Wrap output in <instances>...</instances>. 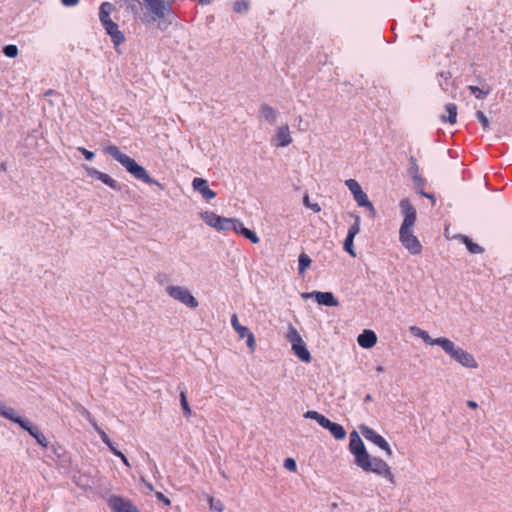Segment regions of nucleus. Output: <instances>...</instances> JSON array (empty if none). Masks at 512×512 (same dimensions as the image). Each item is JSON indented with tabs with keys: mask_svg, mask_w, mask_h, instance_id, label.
Instances as JSON below:
<instances>
[{
	"mask_svg": "<svg viewBox=\"0 0 512 512\" xmlns=\"http://www.w3.org/2000/svg\"><path fill=\"white\" fill-rule=\"evenodd\" d=\"M409 163H410V167L408 169V172L411 175L412 179L414 180L415 183L422 184L424 182V180L419 174V166H418L416 158L414 156H410Z\"/></svg>",
	"mask_w": 512,
	"mask_h": 512,
	"instance_id": "4be33fe9",
	"label": "nucleus"
},
{
	"mask_svg": "<svg viewBox=\"0 0 512 512\" xmlns=\"http://www.w3.org/2000/svg\"><path fill=\"white\" fill-rule=\"evenodd\" d=\"M323 428L329 430L330 433L337 440H343L346 437V431L344 427L338 423L330 421L329 419L327 420Z\"/></svg>",
	"mask_w": 512,
	"mask_h": 512,
	"instance_id": "6ab92c4d",
	"label": "nucleus"
},
{
	"mask_svg": "<svg viewBox=\"0 0 512 512\" xmlns=\"http://www.w3.org/2000/svg\"><path fill=\"white\" fill-rule=\"evenodd\" d=\"M231 325L234 330L238 333L240 338H245V335L250 331L246 326H242L236 314H233L231 317Z\"/></svg>",
	"mask_w": 512,
	"mask_h": 512,
	"instance_id": "cd10ccee",
	"label": "nucleus"
},
{
	"mask_svg": "<svg viewBox=\"0 0 512 512\" xmlns=\"http://www.w3.org/2000/svg\"><path fill=\"white\" fill-rule=\"evenodd\" d=\"M260 116L269 124H275L279 116V111L267 104H263L260 108Z\"/></svg>",
	"mask_w": 512,
	"mask_h": 512,
	"instance_id": "a211bd4d",
	"label": "nucleus"
},
{
	"mask_svg": "<svg viewBox=\"0 0 512 512\" xmlns=\"http://www.w3.org/2000/svg\"><path fill=\"white\" fill-rule=\"evenodd\" d=\"M303 203L307 208L313 210L316 213L321 211L320 205L317 203H311L307 194L303 197Z\"/></svg>",
	"mask_w": 512,
	"mask_h": 512,
	"instance_id": "ea45409f",
	"label": "nucleus"
},
{
	"mask_svg": "<svg viewBox=\"0 0 512 512\" xmlns=\"http://www.w3.org/2000/svg\"><path fill=\"white\" fill-rule=\"evenodd\" d=\"M84 169L89 177L100 180L113 190L119 191L121 189L120 184L111 178L108 174L103 173L94 167L84 166Z\"/></svg>",
	"mask_w": 512,
	"mask_h": 512,
	"instance_id": "9d476101",
	"label": "nucleus"
},
{
	"mask_svg": "<svg viewBox=\"0 0 512 512\" xmlns=\"http://www.w3.org/2000/svg\"><path fill=\"white\" fill-rule=\"evenodd\" d=\"M155 496L158 501L162 502L165 506L170 505V500L162 493V492H156Z\"/></svg>",
	"mask_w": 512,
	"mask_h": 512,
	"instance_id": "49530a36",
	"label": "nucleus"
},
{
	"mask_svg": "<svg viewBox=\"0 0 512 512\" xmlns=\"http://www.w3.org/2000/svg\"><path fill=\"white\" fill-rule=\"evenodd\" d=\"M233 218H226L220 216L216 230L218 231H229Z\"/></svg>",
	"mask_w": 512,
	"mask_h": 512,
	"instance_id": "473e14b6",
	"label": "nucleus"
},
{
	"mask_svg": "<svg viewBox=\"0 0 512 512\" xmlns=\"http://www.w3.org/2000/svg\"><path fill=\"white\" fill-rule=\"evenodd\" d=\"M210 508L217 512H222L224 505L220 500H215L213 497L209 498Z\"/></svg>",
	"mask_w": 512,
	"mask_h": 512,
	"instance_id": "a19ab883",
	"label": "nucleus"
},
{
	"mask_svg": "<svg viewBox=\"0 0 512 512\" xmlns=\"http://www.w3.org/2000/svg\"><path fill=\"white\" fill-rule=\"evenodd\" d=\"M447 116H441V120L443 122H448L449 124H455L457 119V106L453 103H448L445 106Z\"/></svg>",
	"mask_w": 512,
	"mask_h": 512,
	"instance_id": "5701e85b",
	"label": "nucleus"
},
{
	"mask_svg": "<svg viewBox=\"0 0 512 512\" xmlns=\"http://www.w3.org/2000/svg\"><path fill=\"white\" fill-rule=\"evenodd\" d=\"M349 450L355 457V464L358 466L362 461L366 460L369 453L366 451L364 443L357 431L350 433Z\"/></svg>",
	"mask_w": 512,
	"mask_h": 512,
	"instance_id": "6e6552de",
	"label": "nucleus"
},
{
	"mask_svg": "<svg viewBox=\"0 0 512 512\" xmlns=\"http://www.w3.org/2000/svg\"><path fill=\"white\" fill-rule=\"evenodd\" d=\"M275 140L278 147H287L292 143L288 125H282L277 128Z\"/></svg>",
	"mask_w": 512,
	"mask_h": 512,
	"instance_id": "dca6fc26",
	"label": "nucleus"
},
{
	"mask_svg": "<svg viewBox=\"0 0 512 512\" xmlns=\"http://www.w3.org/2000/svg\"><path fill=\"white\" fill-rule=\"evenodd\" d=\"M358 344L362 348H372L377 342V336L372 330H364L357 338Z\"/></svg>",
	"mask_w": 512,
	"mask_h": 512,
	"instance_id": "f3484780",
	"label": "nucleus"
},
{
	"mask_svg": "<svg viewBox=\"0 0 512 512\" xmlns=\"http://www.w3.org/2000/svg\"><path fill=\"white\" fill-rule=\"evenodd\" d=\"M245 338H247V346L248 348L251 350V351H254L255 350V346H256V341H255V337H254V334L249 331L246 335H245Z\"/></svg>",
	"mask_w": 512,
	"mask_h": 512,
	"instance_id": "37998d69",
	"label": "nucleus"
},
{
	"mask_svg": "<svg viewBox=\"0 0 512 512\" xmlns=\"http://www.w3.org/2000/svg\"><path fill=\"white\" fill-rule=\"evenodd\" d=\"M312 260L306 253H301L298 259V271L300 275H304Z\"/></svg>",
	"mask_w": 512,
	"mask_h": 512,
	"instance_id": "c85d7f7f",
	"label": "nucleus"
},
{
	"mask_svg": "<svg viewBox=\"0 0 512 512\" xmlns=\"http://www.w3.org/2000/svg\"><path fill=\"white\" fill-rule=\"evenodd\" d=\"M422 195H423V196H425V197H428L429 199H432V200L434 201V199H433V196H432V195L427 194V193H425V192H423V191H422Z\"/></svg>",
	"mask_w": 512,
	"mask_h": 512,
	"instance_id": "680f3d73",
	"label": "nucleus"
},
{
	"mask_svg": "<svg viewBox=\"0 0 512 512\" xmlns=\"http://www.w3.org/2000/svg\"><path fill=\"white\" fill-rule=\"evenodd\" d=\"M284 467L291 472H296V470H297L296 461L293 458H286L284 460Z\"/></svg>",
	"mask_w": 512,
	"mask_h": 512,
	"instance_id": "c03bdc74",
	"label": "nucleus"
},
{
	"mask_svg": "<svg viewBox=\"0 0 512 512\" xmlns=\"http://www.w3.org/2000/svg\"><path fill=\"white\" fill-rule=\"evenodd\" d=\"M201 219L210 227L216 229L220 216L212 211H205L200 214Z\"/></svg>",
	"mask_w": 512,
	"mask_h": 512,
	"instance_id": "b1692460",
	"label": "nucleus"
},
{
	"mask_svg": "<svg viewBox=\"0 0 512 512\" xmlns=\"http://www.w3.org/2000/svg\"><path fill=\"white\" fill-rule=\"evenodd\" d=\"M245 238L249 239L252 243L257 244L259 243L260 239L256 235V233L248 228L245 227V229H242V234Z\"/></svg>",
	"mask_w": 512,
	"mask_h": 512,
	"instance_id": "e433bc0d",
	"label": "nucleus"
},
{
	"mask_svg": "<svg viewBox=\"0 0 512 512\" xmlns=\"http://www.w3.org/2000/svg\"><path fill=\"white\" fill-rule=\"evenodd\" d=\"M286 338L292 345L296 344L297 342H301L302 340L301 335L298 333L297 329L292 325H290L288 328Z\"/></svg>",
	"mask_w": 512,
	"mask_h": 512,
	"instance_id": "7c9ffc66",
	"label": "nucleus"
},
{
	"mask_svg": "<svg viewBox=\"0 0 512 512\" xmlns=\"http://www.w3.org/2000/svg\"><path fill=\"white\" fill-rule=\"evenodd\" d=\"M248 4L246 2H235L234 4V11L236 12H242L247 11Z\"/></svg>",
	"mask_w": 512,
	"mask_h": 512,
	"instance_id": "a18cd8bd",
	"label": "nucleus"
},
{
	"mask_svg": "<svg viewBox=\"0 0 512 512\" xmlns=\"http://www.w3.org/2000/svg\"><path fill=\"white\" fill-rule=\"evenodd\" d=\"M360 217H355V222L350 228L348 229L347 236L344 240V250L348 252L351 256L355 257L356 253L353 248V241L355 236L360 232Z\"/></svg>",
	"mask_w": 512,
	"mask_h": 512,
	"instance_id": "f8f14e48",
	"label": "nucleus"
},
{
	"mask_svg": "<svg viewBox=\"0 0 512 512\" xmlns=\"http://www.w3.org/2000/svg\"><path fill=\"white\" fill-rule=\"evenodd\" d=\"M118 457L122 460L124 465H126L127 467H130V463H129L127 457L123 453H121V455H119Z\"/></svg>",
	"mask_w": 512,
	"mask_h": 512,
	"instance_id": "864d4df0",
	"label": "nucleus"
},
{
	"mask_svg": "<svg viewBox=\"0 0 512 512\" xmlns=\"http://www.w3.org/2000/svg\"><path fill=\"white\" fill-rule=\"evenodd\" d=\"M371 400H372V397H371V395H370V394H367V395L365 396V398H364V401H365V402H369V401H371Z\"/></svg>",
	"mask_w": 512,
	"mask_h": 512,
	"instance_id": "052dcab7",
	"label": "nucleus"
},
{
	"mask_svg": "<svg viewBox=\"0 0 512 512\" xmlns=\"http://www.w3.org/2000/svg\"><path fill=\"white\" fill-rule=\"evenodd\" d=\"M359 429L366 440L374 443L379 448L384 450L388 457L392 456V450L390 449L388 442L381 435L366 425H361Z\"/></svg>",
	"mask_w": 512,
	"mask_h": 512,
	"instance_id": "1a4fd4ad",
	"label": "nucleus"
},
{
	"mask_svg": "<svg viewBox=\"0 0 512 512\" xmlns=\"http://www.w3.org/2000/svg\"><path fill=\"white\" fill-rule=\"evenodd\" d=\"M110 508L113 512H139L129 500L121 497L113 496L108 501Z\"/></svg>",
	"mask_w": 512,
	"mask_h": 512,
	"instance_id": "ddd939ff",
	"label": "nucleus"
},
{
	"mask_svg": "<svg viewBox=\"0 0 512 512\" xmlns=\"http://www.w3.org/2000/svg\"><path fill=\"white\" fill-rule=\"evenodd\" d=\"M442 349L447 355H449L454 361L458 362L460 365L473 369H476L478 367V364L474 356L471 353L465 351L464 349L458 347L450 339L447 338Z\"/></svg>",
	"mask_w": 512,
	"mask_h": 512,
	"instance_id": "423d86ee",
	"label": "nucleus"
},
{
	"mask_svg": "<svg viewBox=\"0 0 512 512\" xmlns=\"http://www.w3.org/2000/svg\"><path fill=\"white\" fill-rule=\"evenodd\" d=\"M459 238L466 245L470 253L481 254L483 252V248L478 244L474 243L469 237L460 235Z\"/></svg>",
	"mask_w": 512,
	"mask_h": 512,
	"instance_id": "bb28decb",
	"label": "nucleus"
},
{
	"mask_svg": "<svg viewBox=\"0 0 512 512\" xmlns=\"http://www.w3.org/2000/svg\"><path fill=\"white\" fill-rule=\"evenodd\" d=\"M3 53L6 57L14 58L18 55V48L16 45L10 44L3 48Z\"/></svg>",
	"mask_w": 512,
	"mask_h": 512,
	"instance_id": "4c0bfd02",
	"label": "nucleus"
},
{
	"mask_svg": "<svg viewBox=\"0 0 512 512\" xmlns=\"http://www.w3.org/2000/svg\"><path fill=\"white\" fill-rule=\"evenodd\" d=\"M410 331H411V333H412L413 335H415V336L419 337V336H420V333H421V332H423L424 330H422V329H420V328H418V327H416V326H412V327H410Z\"/></svg>",
	"mask_w": 512,
	"mask_h": 512,
	"instance_id": "603ef678",
	"label": "nucleus"
},
{
	"mask_svg": "<svg viewBox=\"0 0 512 512\" xmlns=\"http://www.w3.org/2000/svg\"><path fill=\"white\" fill-rule=\"evenodd\" d=\"M221 475H222V477L227 478V476H226L224 471H221Z\"/></svg>",
	"mask_w": 512,
	"mask_h": 512,
	"instance_id": "e2e57ef3",
	"label": "nucleus"
},
{
	"mask_svg": "<svg viewBox=\"0 0 512 512\" xmlns=\"http://www.w3.org/2000/svg\"><path fill=\"white\" fill-rule=\"evenodd\" d=\"M143 482L145 483V486L146 488L149 490V491H153L154 490V487L151 483L149 482H146L144 479H143Z\"/></svg>",
	"mask_w": 512,
	"mask_h": 512,
	"instance_id": "6e6d98bb",
	"label": "nucleus"
},
{
	"mask_svg": "<svg viewBox=\"0 0 512 512\" xmlns=\"http://www.w3.org/2000/svg\"><path fill=\"white\" fill-rule=\"evenodd\" d=\"M93 428L95 429V431L98 433V435L100 436L101 440L106 444V445H110V442H112L110 440V438L108 437V435L97 425L96 422H93Z\"/></svg>",
	"mask_w": 512,
	"mask_h": 512,
	"instance_id": "58836bf2",
	"label": "nucleus"
},
{
	"mask_svg": "<svg viewBox=\"0 0 512 512\" xmlns=\"http://www.w3.org/2000/svg\"><path fill=\"white\" fill-rule=\"evenodd\" d=\"M61 2L64 6L70 7L76 5L79 2V0H61Z\"/></svg>",
	"mask_w": 512,
	"mask_h": 512,
	"instance_id": "3c124183",
	"label": "nucleus"
},
{
	"mask_svg": "<svg viewBox=\"0 0 512 512\" xmlns=\"http://www.w3.org/2000/svg\"><path fill=\"white\" fill-rule=\"evenodd\" d=\"M304 298L314 297L318 304L325 305L329 307H336L339 305L338 300L334 297L331 292H320L314 291L311 293H304L302 295Z\"/></svg>",
	"mask_w": 512,
	"mask_h": 512,
	"instance_id": "9b49d317",
	"label": "nucleus"
},
{
	"mask_svg": "<svg viewBox=\"0 0 512 512\" xmlns=\"http://www.w3.org/2000/svg\"><path fill=\"white\" fill-rule=\"evenodd\" d=\"M0 415L14 423L20 425L24 430H26L39 445L46 448L48 447V440L44 436V434L38 429V427L31 424L30 421L17 416L14 408L7 406L4 402L0 401Z\"/></svg>",
	"mask_w": 512,
	"mask_h": 512,
	"instance_id": "20e7f679",
	"label": "nucleus"
},
{
	"mask_svg": "<svg viewBox=\"0 0 512 512\" xmlns=\"http://www.w3.org/2000/svg\"><path fill=\"white\" fill-rule=\"evenodd\" d=\"M466 404L471 409H476L478 407V404L473 400H468Z\"/></svg>",
	"mask_w": 512,
	"mask_h": 512,
	"instance_id": "5fc2aeb1",
	"label": "nucleus"
},
{
	"mask_svg": "<svg viewBox=\"0 0 512 512\" xmlns=\"http://www.w3.org/2000/svg\"><path fill=\"white\" fill-rule=\"evenodd\" d=\"M104 151L106 154L118 161L127 170V172L137 180L143 181L149 185H156L160 189H164V186L159 181L150 177L143 166L139 165L133 158L121 152L117 146L110 145L106 147Z\"/></svg>",
	"mask_w": 512,
	"mask_h": 512,
	"instance_id": "f03ea898",
	"label": "nucleus"
},
{
	"mask_svg": "<svg viewBox=\"0 0 512 512\" xmlns=\"http://www.w3.org/2000/svg\"><path fill=\"white\" fill-rule=\"evenodd\" d=\"M476 118L481 123L484 131H488L490 129V122H489L488 118L486 117V115L482 111L476 112Z\"/></svg>",
	"mask_w": 512,
	"mask_h": 512,
	"instance_id": "c9c22d12",
	"label": "nucleus"
},
{
	"mask_svg": "<svg viewBox=\"0 0 512 512\" xmlns=\"http://www.w3.org/2000/svg\"><path fill=\"white\" fill-rule=\"evenodd\" d=\"M441 77L445 78V80H448L450 78L449 73H441Z\"/></svg>",
	"mask_w": 512,
	"mask_h": 512,
	"instance_id": "bf43d9fd",
	"label": "nucleus"
},
{
	"mask_svg": "<svg viewBox=\"0 0 512 512\" xmlns=\"http://www.w3.org/2000/svg\"><path fill=\"white\" fill-rule=\"evenodd\" d=\"M107 34L111 37V40L115 46H119L125 40L123 33L119 30L118 25L111 21L103 24Z\"/></svg>",
	"mask_w": 512,
	"mask_h": 512,
	"instance_id": "2eb2a0df",
	"label": "nucleus"
},
{
	"mask_svg": "<svg viewBox=\"0 0 512 512\" xmlns=\"http://www.w3.org/2000/svg\"><path fill=\"white\" fill-rule=\"evenodd\" d=\"M242 229H245L243 223L238 219H232L230 230H233L236 233L242 234Z\"/></svg>",
	"mask_w": 512,
	"mask_h": 512,
	"instance_id": "79ce46f5",
	"label": "nucleus"
},
{
	"mask_svg": "<svg viewBox=\"0 0 512 512\" xmlns=\"http://www.w3.org/2000/svg\"><path fill=\"white\" fill-rule=\"evenodd\" d=\"M113 9V6L111 3L109 2H103L100 6V9H99V18H100V21L102 23V25L104 23L107 22H111L112 20L110 19V13Z\"/></svg>",
	"mask_w": 512,
	"mask_h": 512,
	"instance_id": "393cba45",
	"label": "nucleus"
},
{
	"mask_svg": "<svg viewBox=\"0 0 512 512\" xmlns=\"http://www.w3.org/2000/svg\"><path fill=\"white\" fill-rule=\"evenodd\" d=\"M305 418L313 419L318 422V424L323 427L325 423L327 422L328 418H326L324 415L318 413L317 411H307L304 414Z\"/></svg>",
	"mask_w": 512,
	"mask_h": 512,
	"instance_id": "c756f323",
	"label": "nucleus"
},
{
	"mask_svg": "<svg viewBox=\"0 0 512 512\" xmlns=\"http://www.w3.org/2000/svg\"><path fill=\"white\" fill-rule=\"evenodd\" d=\"M149 15L145 16L142 21L150 23L158 21V28L166 30L171 24L172 12L167 0H143Z\"/></svg>",
	"mask_w": 512,
	"mask_h": 512,
	"instance_id": "7ed1b4c3",
	"label": "nucleus"
},
{
	"mask_svg": "<svg viewBox=\"0 0 512 512\" xmlns=\"http://www.w3.org/2000/svg\"><path fill=\"white\" fill-rule=\"evenodd\" d=\"M346 186L351 191L353 196L362 190L360 184L354 179H348L345 181Z\"/></svg>",
	"mask_w": 512,
	"mask_h": 512,
	"instance_id": "72a5a7b5",
	"label": "nucleus"
},
{
	"mask_svg": "<svg viewBox=\"0 0 512 512\" xmlns=\"http://www.w3.org/2000/svg\"><path fill=\"white\" fill-rule=\"evenodd\" d=\"M192 187L206 200H211L216 196V193L209 188L207 180L203 178H194L192 181Z\"/></svg>",
	"mask_w": 512,
	"mask_h": 512,
	"instance_id": "4468645a",
	"label": "nucleus"
},
{
	"mask_svg": "<svg viewBox=\"0 0 512 512\" xmlns=\"http://www.w3.org/2000/svg\"><path fill=\"white\" fill-rule=\"evenodd\" d=\"M426 344L428 345H438L440 346L441 348L443 347L444 343L446 342L447 338L445 337H439V338H432L430 337V335L428 334V332L426 331H423L420 333V336H419Z\"/></svg>",
	"mask_w": 512,
	"mask_h": 512,
	"instance_id": "a878e982",
	"label": "nucleus"
},
{
	"mask_svg": "<svg viewBox=\"0 0 512 512\" xmlns=\"http://www.w3.org/2000/svg\"><path fill=\"white\" fill-rule=\"evenodd\" d=\"M107 446H108V448L110 449V451H111L115 456H117V457H118L119 455H121V453H122V452H121V451H119V450L114 446V444H113L112 442H110V445H107Z\"/></svg>",
	"mask_w": 512,
	"mask_h": 512,
	"instance_id": "09e8293b",
	"label": "nucleus"
},
{
	"mask_svg": "<svg viewBox=\"0 0 512 512\" xmlns=\"http://www.w3.org/2000/svg\"><path fill=\"white\" fill-rule=\"evenodd\" d=\"M376 371L378 373H382V372H384V367L379 365V366L376 367Z\"/></svg>",
	"mask_w": 512,
	"mask_h": 512,
	"instance_id": "13d9d810",
	"label": "nucleus"
},
{
	"mask_svg": "<svg viewBox=\"0 0 512 512\" xmlns=\"http://www.w3.org/2000/svg\"><path fill=\"white\" fill-rule=\"evenodd\" d=\"M166 292L171 298L189 308H196L199 305L197 299L184 286L171 285L166 288Z\"/></svg>",
	"mask_w": 512,
	"mask_h": 512,
	"instance_id": "0eeeda50",
	"label": "nucleus"
},
{
	"mask_svg": "<svg viewBox=\"0 0 512 512\" xmlns=\"http://www.w3.org/2000/svg\"><path fill=\"white\" fill-rule=\"evenodd\" d=\"M180 404H181V408H182L183 414L186 417H190L192 412H191V408L189 406V403H188V400H187V395H186L185 391H181L180 392Z\"/></svg>",
	"mask_w": 512,
	"mask_h": 512,
	"instance_id": "2f4dec72",
	"label": "nucleus"
},
{
	"mask_svg": "<svg viewBox=\"0 0 512 512\" xmlns=\"http://www.w3.org/2000/svg\"><path fill=\"white\" fill-rule=\"evenodd\" d=\"M358 467L365 472H371L384 478L392 486L396 485L395 476L392 473L390 466L380 458L371 457L369 455L366 460L362 461L358 465Z\"/></svg>",
	"mask_w": 512,
	"mask_h": 512,
	"instance_id": "39448f33",
	"label": "nucleus"
},
{
	"mask_svg": "<svg viewBox=\"0 0 512 512\" xmlns=\"http://www.w3.org/2000/svg\"><path fill=\"white\" fill-rule=\"evenodd\" d=\"M82 414L88 419V421L93 425V422H95V420L91 417V414L88 410H86L85 408H82Z\"/></svg>",
	"mask_w": 512,
	"mask_h": 512,
	"instance_id": "8fccbe9b",
	"label": "nucleus"
},
{
	"mask_svg": "<svg viewBox=\"0 0 512 512\" xmlns=\"http://www.w3.org/2000/svg\"><path fill=\"white\" fill-rule=\"evenodd\" d=\"M292 350L294 354L301 359L304 362H310L311 355L309 351L307 350L303 340L301 342H297L296 344L292 345Z\"/></svg>",
	"mask_w": 512,
	"mask_h": 512,
	"instance_id": "412c9836",
	"label": "nucleus"
},
{
	"mask_svg": "<svg viewBox=\"0 0 512 512\" xmlns=\"http://www.w3.org/2000/svg\"><path fill=\"white\" fill-rule=\"evenodd\" d=\"M202 5L211 3L213 0H198Z\"/></svg>",
	"mask_w": 512,
	"mask_h": 512,
	"instance_id": "4d7b16f0",
	"label": "nucleus"
},
{
	"mask_svg": "<svg viewBox=\"0 0 512 512\" xmlns=\"http://www.w3.org/2000/svg\"><path fill=\"white\" fill-rule=\"evenodd\" d=\"M399 206L404 216L399 230V241L412 255H418L422 251V245L413 233V227L416 222V209L409 199H402Z\"/></svg>",
	"mask_w": 512,
	"mask_h": 512,
	"instance_id": "f257e3e1",
	"label": "nucleus"
},
{
	"mask_svg": "<svg viewBox=\"0 0 512 512\" xmlns=\"http://www.w3.org/2000/svg\"><path fill=\"white\" fill-rule=\"evenodd\" d=\"M78 150H79V151L83 154V156H84L87 160H89V161H91V160L94 158V156H95L94 152L89 151V150H87V149H85V148L80 147V148H78Z\"/></svg>",
	"mask_w": 512,
	"mask_h": 512,
	"instance_id": "de8ad7c7",
	"label": "nucleus"
},
{
	"mask_svg": "<svg viewBox=\"0 0 512 512\" xmlns=\"http://www.w3.org/2000/svg\"><path fill=\"white\" fill-rule=\"evenodd\" d=\"M353 197L359 206L366 207L369 210L371 216L375 217L376 210H375L373 204L369 201L366 193L363 192V190H361L360 192L355 194Z\"/></svg>",
	"mask_w": 512,
	"mask_h": 512,
	"instance_id": "aec40b11",
	"label": "nucleus"
},
{
	"mask_svg": "<svg viewBox=\"0 0 512 512\" xmlns=\"http://www.w3.org/2000/svg\"><path fill=\"white\" fill-rule=\"evenodd\" d=\"M469 90L475 95L477 99H484L489 93V90L484 91L480 89L478 86L470 85Z\"/></svg>",
	"mask_w": 512,
	"mask_h": 512,
	"instance_id": "f704fd0d",
	"label": "nucleus"
}]
</instances>
